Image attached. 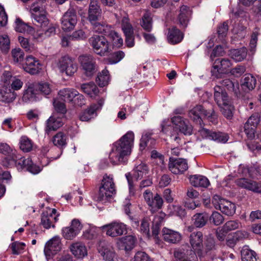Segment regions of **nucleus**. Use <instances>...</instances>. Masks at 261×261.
<instances>
[{"label": "nucleus", "instance_id": "603ef678", "mask_svg": "<svg viewBox=\"0 0 261 261\" xmlns=\"http://www.w3.org/2000/svg\"><path fill=\"white\" fill-rule=\"evenodd\" d=\"M241 226V223L238 220H230L226 222L223 226L222 231L227 233L238 229Z\"/></svg>", "mask_w": 261, "mask_h": 261}, {"label": "nucleus", "instance_id": "5701e85b", "mask_svg": "<svg viewBox=\"0 0 261 261\" xmlns=\"http://www.w3.org/2000/svg\"><path fill=\"white\" fill-rule=\"evenodd\" d=\"M214 100L219 107L230 102V99L228 94L221 86L216 85L214 88Z\"/></svg>", "mask_w": 261, "mask_h": 261}, {"label": "nucleus", "instance_id": "e2e57ef3", "mask_svg": "<svg viewBox=\"0 0 261 261\" xmlns=\"http://www.w3.org/2000/svg\"><path fill=\"white\" fill-rule=\"evenodd\" d=\"M261 120V113H255L253 114L245 122V124H249L253 127H256Z\"/></svg>", "mask_w": 261, "mask_h": 261}, {"label": "nucleus", "instance_id": "aec40b11", "mask_svg": "<svg viewBox=\"0 0 261 261\" xmlns=\"http://www.w3.org/2000/svg\"><path fill=\"white\" fill-rule=\"evenodd\" d=\"M22 67L26 72L31 74L38 73L41 69V64L39 61L32 56L26 57L25 63L22 64Z\"/></svg>", "mask_w": 261, "mask_h": 261}, {"label": "nucleus", "instance_id": "c756f323", "mask_svg": "<svg viewBox=\"0 0 261 261\" xmlns=\"http://www.w3.org/2000/svg\"><path fill=\"white\" fill-rule=\"evenodd\" d=\"M192 11L189 7L185 5L180 7L178 19L180 25L184 28L187 26Z\"/></svg>", "mask_w": 261, "mask_h": 261}, {"label": "nucleus", "instance_id": "4be33fe9", "mask_svg": "<svg viewBox=\"0 0 261 261\" xmlns=\"http://www.w3.org/2000/svg\"><path fill=\"white\" fill-rule=\"evenodd\" d=\"M103 229H107L106 234L112 237L121 236L126 231L125 225L122 223L114 222L105 225Z\"/></svg>", "mask_w": 261, "mask_h": 261}, {"label": "nucleus", "instance_id": "f8f14e48", "mask_svg": "<svg viewBox=\"0 0 261 261\" xmlns=\"http://www.w3.org/2000/svg\"><path fill=\"white\" fill-rule=\"evenodd\" d=\"M82 228L83 225L80 220L74 219L71 221L70 226L62 228V236L66 240H72L79 234Z\"/></svg>", "mask_w": 261, "mask_h": 261}, {"label": "nucleus", "instance_id": "72a5a7b5", "mask_svg": "<svg viewBox=\"0 0 261 261\" xmlns=\"http://www.w3.org/2000/svg\"><path fill=\"white\" fill-rule=\"evenodd\" d=\"M209 219L208 214L206 213L195 214L192 217L194 225L197 228L204 226Z\"/></svg>", "mask_w": 261, "mask_h": 261}, {"label": "nucleus", "instance_id": "774afa93", "mask_svg": "<svg viewBox=\"0 0 261 261\" xmlns=\"http://www.w3.org/2000/svg\"><path fill=\"white\" fill-rule=\"evenodd\" d=\"M132 261H150V257L145 252L138 251Z\"/></svg>", "mask_w": 261, "mask_h": 261}, {"label": "nucleus", "instance_id": "2eb2a0df", "mask_svg": "<svg viewBox=\"0 0 261 261\" xmlns=\"http://www.w3.org/2000/svg\"><path fill=\"white\" fill-rule=\"evenodd\" d=\"M168 168L174 174H182L188 169L187 161L182 158L175 159L170 157L168 163Z\"/></svg>", "mask_w": 261, "mask_h": 261}, {"label": "nucleus", "instance_id": "1a4fd4ad", "mask_svg": "<svg viewBox=\"0 0 261 261\" xmlns=\"http://www.w3.org/2000/svg\"><path fill=\"white\" fill-rule=\"evenodd\" d=\"M256 127H253L249 124L244 125V132L247 137L246 145L250 150L252 152H261V145L256 141L255 134Z\"/></svg>", "mask_w": 261, "mask_h": 261}, {"label": "nucleus", "instance_id": "37998d69", "mask_svg": "<svg viewBox=\"0 0 261 261\" xmlns=\"http://www.w3.org/2000/svg\"><path fill=\"white\" fill-rule=\"evenodd\" d=\"M110 81V74L109 71L107 69L103 70L99 73L96 79V82L99 86L101 87L107 86Z\"/></svg>", "mask_w": 261, "mask_h": 261}, {"label": "nucleus", "instance_id": "bb28decb", "mask_svg": "<svg viewBox=\"0 0 261 261\" xmlns=\"http://www.w3.org/2000/svg\"><path fill=\"white\" fill-rule=\"evenodd\" d=\"M165 241L172 244L178 243L181 239V234L177 231L164 227L162 231Z\"/></svg>", "mask_w": 261, "mask_h": 261}, {"label": "nucleus", "instance_id": "7ed1b4c3", "mask_svg": "<svg viewBox=\"0 0 261 261\" xmlns=\"http://www.w3.org/2000/svg\"><path fill=\"white\" fill-rule=\"evenodd\" d=\"M102 11L97 0H90L89 6L87 20L92 25L95 32H101V30L107 25L100 21Z\"/></svg>", "mask_w": 261, "mask_h": 261}, {"label": "nucleus", "instance_id": "c9c22d12", "mask_svg": "<svg viewBox=\"0 0 261 261\" xmlns=\"http://www.w3.org/2000/svg\"><path fill=\"white\" fill-rule=\"evenodd\" d=\"M189 179L191 184L196 187L207 188L210 185L208 179L202 175H192Z\"/></svg>", "mask_w": 261, "mask_h": 261}, {"label": "nucleus", "instance_id": "423d86ee", "mask_svg": "<svg viewBox=\"0 0 261 261\" xmlns=\"http://www.w3.org/2000/svg\"><path fill=\"white\" fill-rule=\"evenodd\" d=\"M89 43L94 52L101 56H105L109 51V42L103 36L94 35L89 39Z\"/></svg>", "mask_w": 261, "mask_h": 261}, {"label": "nucleus", "instance_id": "6ab92c4d", "mask_svg": "<svg viewBox=\"0 0 261 261\" xmlns=\"http://www.w3.org/2000/svg\"><path fill=\"white\" fill-rule=\"evenodd\" d=\"M200 135L203 138L212 140L218 142L225 143L228 140V136L224 133L218 131H213L202 128L199 130Z\"/></svg>", "mask_w": 261, "mask_h": 261}, {"label": "nucleus", "instance_id": "cd10ccee", "mask_svg": "<svg viewBox=\"0 0 261 261\" xmlns=\"http://www.w3.org/2000/svg\"><path fill=\"white\" fill-rule=\"evenodd\" d=\"M0 95L1 101L6 103L11 102L16 98V94L10 86L6 85H0Z\"/></svg>", "mask_w": 261, "mask_h": 261}, {"label": "nucleus", "instance_id": "0e129e2a", "mask_svg": "<svg viewBox=\"0 0 261 261\" xmlns=\"http://www.w3.org/2000/svg\"><path fill=\"white\" fill-rule=\"evenodd\" d=\"M36 99V94L34 92V90L29 87L26 90L23 94L22 100L25 102L28 101H34Z\"/></svg>", "mask_w": 261, "mask_h": 261}, {"label": "nucleus", "instance_id": "4468645a", "mask_svg": "<svg viewBox=\"0 0 261 261\" xmlns=\"http://www.w3.org/2000/svg\"><path fill=\"white\" fill-rule=\"evenodd\" d=\"M232 66L230 60L226 58H218L215 60L211 70L213 76L219 78L220 74L227 72Z\"/></svg>", "mask_w": 261, "mask_h": 261}, {"label": "nucleus", "instance_id": "de8ad7c7", "mask_svg": "<svg viewBox=\"0 0 261 261\" xmlns=\"http://www.w3.org/2000/svg\"><path fill=\"white\" fill-rule=\"evenodd\" d=\"M10 49V40L6 34L0 35V50L5 54H7Z\"/></svg>", "mask_w": 261, "mask_h": 261}, {"label": "nucleus", "instance_id": "9b49d317", "mask_svg": "<svg viewBox=\"0 0 261 261\" xmlns=\"http://www.w3.org/2000/svg\"><path fill=\"white\" fill-rule=\"evenodd\" d=\"M77 21L76 11L73 8H69L61 18L62 28L64 31L72 30Z\"/></svg>", "mask_w": 261, "mask_h": 261}, {"label": "nucleus", "instance_id": "e433bc0d", "mask_svg": "<svg viewBox=\"0 0 261 261\" xmlns=\"http://www.w3.org/2000/svg\"><path fill=\"white\" fill-rule=\"evenodd\" d=\"M247 49L246 47L233 49L229 50V56L235 61L241 62L247 57Z\"/></svg>", "mask_w": 261, "mask_h": 261}, {"label": "nucleus", "instance_id": "9d476101", "mask_svg": "<svg viewBox=\"0 0 261 261\" xmlns=\"http://www.w3.org/2000/svg\"><path fill=\"white\" fill-rule=\"evenodd\" d=\"M59 214L55 208L44 211L41 216V224L45 229L55 227V223L58 221Z\"/></svg>", "mask_w": 261, "mask_h": 261}, {"label": "nucleus", "instance_id": "3c124183", "mask_svg": "<svg viewBox=\"0 0 261 261\" xmlns=\"http://www.w3.org/2000/svg\"><path fill=\"white\" fill-rule=\"evenodd\" d=\"M253 181L246 178H241L236 179L235 183L240 188L251 191Z\"/></svg>", "mask_w": 261, "mask_h": 261}, {"label": "nucleus", "instance_id": "052dcab7", "mask_svg": "<svg viewBox=\"0 0 261 261\" xmlns=\"http://www.w3.org/2000/svg\"><path fill=\"white\" fill-rule=\"evenodd\" d=\"M31 141L27 137H22L20 142V148L24 152H29L32 149Z\"/></svg>", "mask_w": 261, "mask_h": 261}, {"label": "nucleus", "instance_id": "4c0bfd02", "mask_svg": "<svg viewBox=\"0 0 261 261\" xmlns=\"http://www.w3.org/2000/svg\"><path fill=\"white\" fill-rule=\"evenodd\" d=\"M77 94L78 92L73 89L65 88L59 92L60 97L65 101H73Z\"/></svg>", "mask_w": 261, "mask_h": 261}, {"label": "nucleus", "instance_id": "f3484780", "mask_svg": "<svg viewBox=\"0 0 261 261\" xmlns=\"http://www.w3.org/2000/svg\"><path fill=\"white\" fill-rule=\"evenodd\" d=\"M189 241L192 248L198 250L197 255L199 257L204 256V253L201 248L203 247V236L201 231H194L189 236Z\"/></svg>", "mask_w": 261, "mask_h": 261}, {"label": "nucleus", "instance_id": "a211bd4d", "mask_svg": "<svg viewBox=\"0 0 261 261\" xmlns=\"http://www.w3.org/2000/svg\"><path fill=\"white\" fill-rule=\"evenodd\" d=\"M172 122L178 129L179 132L185 135H191L193 132V126L188 120L180 116H174L171 119Z\"/></svg>", "mask_w": 261, "mask_h": 261}, {"label": "nucleus", "instance_id": "0eeeda50", "mask_svg": "<svg viewBox=\"0 0 261 261\" xmlns=\"http://www.w3.org/2000/svg\"><path fill=\"white\" fill-rule=\"evenodd\" d=\"M148 172L149 168L148 166L145 163H142L135 166L133 169V175H132L130 173H128L125 174L130 191L134 190L135 185L133 179L138 181L146 175L148 173Z\"/></svg>", "mask_w": 261, "mask_h": 261}, {"label": "nucleus", "instance_id": "a878e982", "mask_svg": "<svg viewBox=\"0 0 261 261\" xmlns=\"http://www.w3.org/2000/svg\"><path fill=\"white\" fill-rule=\"evenodd\" d=\"M63 117L58 116L57 114H53L47 120L45 132L47 134L51 130H56L63 124Z\"/></svg>", "mask_w": 261, "mask_h": 261}, {"label": "nucleus", "instance_id": "ea45409f", "mask_svg": "<svg viewBox=\"0 0 261 261\" xmlns=\"http://www.w3.org/2000/svg\"><path fill=\"white\" fill-rule=\"evenodd\" d=\"M164 201L160 195L156 193L153 196L148 205L151 208L152 213H154L162 208Z\"/></svg>", "mask_w": 261, "mask_h": 261}, {"label": "nucleus", "instance_id": "bf43d9fd", "mask_svg": "<svg viewBox=\"0 0 261 261\" xmlns=\"http://www.w3.org/2000/svg\"><path fill=\"white\" fill-rule=\"evenodd\" d=\"M209 220L216 226H218L223 223L224 221L223 216L219 212H213L211 216H209Z\"/></svg>", "mask_w": 261, "mask_h": 261}, {"label": "nucleus", "instance_id": "a18cd8bd", "mask_svg": "<svg viewBox=\"0 0 261 261\" xmlns=\"http://www.w3.org/2000/svg\"><path fill=\"white\" fill-rule=\"evenodd\" d=\"M67 139V136L63 132H60L53 137V142L55 146L63 148L66 145Z\"/></svg>", "mask_w": 261, "mask_h": 261}, {"label": "nucleus", "instance_id": "20e7f679", "mask_svg": "<svg viewBox=\"0 0 261 261\" xmlns=\"http://www.w3.org/2000/svg\"><path fill=\"white\" fill-rule=\"evenodd\" d=\"M116 191L115 185L112 178L107 175L104 176L99 187V192L97 196V200L106 202L114 195Z\"/></svg>", "mask_w": 261, "mask_h": 261}, {"label": "nucleus", "instance_id": "13d9d810", "mask_svg": "<svg viewBox=\"0 0 261 261\" xmlns=\"http://www.w3.org/2000/svg\"><path fill=\"white\" fill-rule=\"evenodd\" d=\"M11 55L13 61L15 63H21L24 58V53L20 48H15L11 51Z\"/></svg>", "mask_w": 261, "mask_h": 261}, {"label": "nucleus", "instance_id": "393cba45", "mask_svg": "<svg viewBox=\"0 0 261 261\" xmlns=\"http://www.w3.org/2000/svg\"><path fill=\"white\" fill-rule=\"evenodd\" d=\"M61 249V240L59 237H55L48 241L44 247V253L46 255L56 254Z\"/></svg>", "mask_w": 261, "mask_h": 261}, {"label": "nucleus", "instance_id": "c85d7f7f", "mask_svg": "<svg viewBox=\"0 0 261 261\" xmlns=\"http://www.w3.org/2000/svg\"><path fill=\"white\" fill-rule=\"evenodd\" d=\"M136 241V240L134 237L127 236L121 238L117 243V245L120 250H124L126 252H127L134 248Z\"/></svg>", "mask_w": 261, "mask_h": 261}, {"label": "nucleus", "instance_id": "7c9ffc66", "mask_svg": "<svg viewBox=\"0 0 261 261\" xmlns=\"http://www.w3.org/2000/svg\"><path fill=\"white\" fill-rule=\"evenodd\" d=\"M167 38L169 43L175 44L179 43L182 40L183 35L179 29L173 27L172 28L168 29Z\"/></svg>", "mask_w": 261, "mask_h": 261}, {"label": "nucleus", "instance_id": "a19ab883", "mask_svg": "<svg viewBox=\"0 0 261 261\" xmlns=\"http://www.w3.org/2000/svg\"><path fill=\"white\" fill-rule=\"evenodd\" d=\"M221 201L222 202V204H221V206L219 210H220L223 214L227 216L233 215L236 210L235 204L226 200Z\"/></svg>", "mask_w": 261, "mask_h": 261}, {"label": "nucleus", "instance_id": "b1692460", "mask_svg": "<svg viewBox=\"0 0 261 261\" xmlns=\"http://www.w3.org/2000/svg\"><path fill=\"white\" fill-rule=\"evenodd\" d=\"M97 249L98 252L106 260L112 261L115 257L116 254L113 248L105 241L99 242Z\"/></svg>", "mask_w": 261, "mask_h": 261}, {"label": "nucleus", "instance_id": "4d7b16f0", "mask_svg": "<svg viewBox=\"0 0 261 261\" xmlns=\"http://www.w3.org/2000/svg\"><path fill=\"white\" fill-rule=\"evenodd\" d=\"M221 109V112L223 116L228 120H230L233 117V111L234 110V107L232 106L230 102L228 104H225L222 107H220Z\"/></svg>", "mask_w": 261, "mask_h": 261}, {"label": "nucleus", "instance_id": "338daca9", "mask_svg": "<svg viewBox=\"0 0 261 261\" xmlns=\"http://www.w3.org/2000/svg\"><path fill=\"white\" fill-rule=\"evenodd\" d=\"M25 244L22 242H14L11 245L13 254H19L24 249Z\"/></svg>", "mask_w": 261, "mask_h": 261}, {"label": "nucleus", "instance_id": "2f4dec72", "mask_svg": "<svg viewBox=\"0 0 261 261\" xmlns=\"http://www.w3.org/2000/svg\"><path fill=\"white\" fill-rule=\"evenodd\" d=\"M219 86H221L223 89H227L230 92H233L237 95L239 92V85L237 81H232L229 79H225L219 82Z\"/></svg>", "mask_w": 261, "mask_h": 261}, {"label": "nucleus", "instance_id": "6e6552de", "mask_svg": "<svg viewBox=\"0 0 261 261\" xmlns=\"http://www.w3.org/2000/svg\"><path fill=\"white\" fill-rule=\"evenodd\" d=\"M80 62L84 74L88 77H91L97 71V65L94 58L90 55H83L79 56Z\"/></svg>", "mask_w": 261, "mask_h": 261}, {"label": "nucleus", "instance_id": "f03ea898", "mask_svg": "<svg viewBox=\"0 0 261 261\" xmlns=\"http://www.w3.org/2000/svg\"><path fill=\"white\" fill-rule=\"evenodd\" d=\"M189 116L194 122L200 125L202 122L201 116H203L213 124L218 123V115L213 105H210L207 109L201 105H197L189 111Z\"/></svg>", "mask_w": 261, "mask_h": 261}, {"label": "nucleus", "instance_id": "6e6d98bb", "mask_svg": "<svg viewBox=\"0 0 261 261\" xmlns=\"http://www.w3.org/2000/svg\"><path fill=\"white\" fill-rule=\"evenodd\" d=\"M124 53L121 50H119L113 53L108 58V61L109 63L116 64L119 62L121 59L124 57Z\"/></svg>", "mask_w": 261, "mask_h": 261}, {"label": "nucleus", "instance_id": "864d4df0", "mask_svg": "<svg viewBox=\"0 0 261 261\" xmlns=\"http://www.w3.org/2000/svg\"><path fill=\"white\" fill-rule=\"evenodd\" d=\"M204 245L205 253L215 250L216 249L215 239L211 235L206 236L204 242Z\"/></svg>", "mask_w": 261, "mask_h": 261}, {"label": "nucleus", "instance_id": "412c9836", "mask_svg": "<svg viewBox=\"0 0 261 261\" xmlns=\"http://www.w3.org/2000/svg\"><path fill=\"white\" fill-rule=\"evenodd\" d=\"M98 33L102 34L108 37L114 46L120 47L123 45L122 38L110 25H106L101 30V32Z\"/></svg>", "mask_w": 261, "mask_h": 261}, {"label": "nucleus", "instance_id": "680f3d73", "mask_svg": "<svg viewBox=\"0 0 261 261\" xmlns=\"http://www.w3.org/2000/svg\"><path fill=\"white\" fill-rule=\"evenodd\" d=\"M15 24V30L20 33L28 32L32 29L27 24L24 23L19 18L16 19Z\"/></svg>", "mask_w": 261, "mask_h": 261}, {"label": "nucleus", "instance_id": "39448f33", "mask_svg": "<svg viewBox=\"0 0 261 261\" xmlns=\"http://www.w3.org/2000/svg\"><path fill=\"white\" fill-rule=\"evenodd\" d=\"M31 159H25L20 155L17 154L16 152H12L8 156H5L2 161V165L6 167H16L18 170L26 169L31 164Z\"/></svg>", "mask_w": 261, "mask_h": 261}, {"label": "nucleus", "instance_id": "49530a36", "mask_svg": "<svg viewBox=\"0 0 261 261\" xmlns=\"http://www.w3.org/2000/svg\"><path fill=\"white\" fill-rule=\"evenodd\" d=\"M140 24L145 31L148 32L151 31L152 19L149 13L146 12L144 14L140 21Z\"/></svg>", "mask_w": 261, "mask_h": 261}, {"label": "nucleus", "instance_id": "ddd939ff", "mask_svg": "<svg viewBox=\"0 0 261 261\" xmlns=\"http://www.w3.org/2000/svg\"><path fill=\"white\" fill-rule=\"evenodd\" d=\"M58 66L62 72L69 76L73 75L77 69L76 64L68 56L61 57L59 60Z\"/></svg>", "mask_w": 261, "mask_h": 261}, {"label": "nucleus", "instance_id": "473e14b6", "mask_svg": "<svg viewBox=\"0 0 261 261\" xmlns=\"http://www.w3.org/2000/svg\"><path fill=\"white\" fill-rule=\"evenodd\" d=\"M70 250L75 257L79 258H82L87 255L85 246L81 242L72 244L70 246Z\"/></svg>", "mask_w": 261, "mask_h": 261}, {"label": "nucleus", "instance_id": "dca6fc26", "mask_svg": "<svg viewBox=\"0 0 261 261\" xmlns=\"http://www.w3.org/2000/svg\"><path fill=\"white\" fill-rule=\"evenodd\" d=\"M104 103V99H100L97 103L91 105L89 108L85 110L80 114V119L82 121H88L96 116V111L101 109Z\"/></svg>", "mask_w": 261, "mask_h": 261}, {"label": "nucleus", "instance_id": "8fccbe9b", "mask_svg": "<svg viewBox=\"0 0 261 261\" xmlns=\"http://www.w3.org/2000/svg\"><path fill=\"white\" fill-rule=\"evenodd\" d=\"M191 249L188 245H182L181 248L175 249L173 252L174 257L179 261H182L187 254V251Z\"/></svg>", "mask_w": 261, "mask_h": 261}, {"label": "nucleus", "instance_id": "f704fd0d", "mask_svg": "<svg viewBox=\"0 0 261 261\" xmlns=\"http://www.w3.org/2000/svg\"><path fill=\"white\" fill-rule=\"evenodd\" d=\"M256 79L250 74H246L241 81V87L246 92L253 90L256 85Z\"/></svg>", "mask_w": 261, "mask_h": 261}, {"label": "nucleus", "instance_id": "69168bd1", "mask_svg": "<svg viewBox=\"0 0 261 261\" xmlns=\"http://www.w3.org/2000/svg\"><path fill=\"white\" fill-rule=\"evenodd\" d=\"M45 29H43L42 32L39 33L38 36L43 37H49L56 33V28L52 25H47Z\"/></svg>", "mask_w": 261, "mask_h": 261}, {"label": "nucleus", "instance_id": "f257e3e1", "mask_svg": "<svg viewBox=\"0 0 261 261\" xmlns=\"http://www.w3.org/2000/svg\"><path fill=\"white\" fill-rule=\"evenodd\" d=\"M134 140V134L130 131L114 144L109 154L110 160L113 165L124 164L127 162V157L131 152Z\"/></svg>", "mask_w": 261, "mask_h": 261}, {"label": "nucleus", "instance_id": "58836bf2", "mask_svg": "<svg viewBox=\"0 0 261 261\" xmlns=\"http://www.w3.org/2000/svg\"><path fill=\"white\" fill-rule=\"evenodd\" d=\"M152 134L150 133H146L142 135L140 142V149L142 150L146 147L152 148L153 147L155 140L151 137Z\"/></svg>", "mask_w": 261, "mask_h": 261}, {"label": "nucleus", "instance_id": "79ce46f5", "mask_svg": "<svg viewBox=\"0 0 261 261\" xmlns=\"http://www.w3.org/2000/svg\"><path fill=\"white\" fill-rule=\"evenodd\" d=\"M242 261H256V253L255 251L244 247L241 250Z\"/></svg>", "mask_w": 261, "mask_h": 261}, {"label": "nucleus", "instance_id": "09e8293b", "mask_svg": "<svg viewBox=\"0 0 261 261\" xmlns=\"http://www.w3.org/2000/svg\"><path fill=\"white\" fill-rule=\"evenodd\" d=\"M32 17L36 22L38 23L37 25L42 28L47 27L49 24L48 19L43 14L32 13Z\"/></svg>", "mask_w": 261, "mask_h": 261}, {"label": "nucleus", "instance_id": "c03bdc74", "mask_svg": "<svg viewBox=\"0 0 261 261\" xmlns=\"http://www.w3.org/2000/svg\"><path fill=\"white\" fill-rule=\"evenodd\" d=\"M81 89L85 93L91 97L97 95L99 92L97 87L93 82L82 84Z\"/></svg>", "mask_w": 261, "mask_h": 261}, {"label": "nucleus", "instance_id": "5fc2aeb1", "mask_svg": "<svg viewBox=\"0 0 261 261\" xmlns=\"http://www.w3.org/2000/svg\"><path fill=\"white\" fill-rule=\"evenodd\" d=\"M53 103L57 112L54 114H57L58 116L63 117L67 112V109L65 103L58 100H54Z\"/></svg>", "mask_w": 261, "mask_h": 261}]
</instances>
